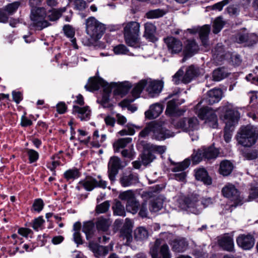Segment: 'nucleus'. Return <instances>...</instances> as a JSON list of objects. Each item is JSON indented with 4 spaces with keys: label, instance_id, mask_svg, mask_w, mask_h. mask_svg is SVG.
<instances>
[{
    "label": "nucleus",
    "instance_id": "61",
    "mask_svg": "<svg viewBox=\"0 0 258 258\" xmlns=\"http://www.w3.org/2000/svg\"><path fill=\"white\" fill-rule=\"evenodd\" d=\"M27 153L30 163L36 162L39 157L38 153L33 149H27Z\"/></svg>",
    "mask_w": 258,
    "mask_h": 258
},
{
    "label": "nucleus",
    "instance_id": "23",
    "mask_svg": "<svg viewBox=\"0 0 258 258\" xmlns=\"http://www.w3.org/2000/svg\"><path fill=\"white\" fill-rule=\"evenodd\" d=\"M163 109V105L156 103L150 106L149 109L145 112V115L149 119L155 118L162 112Z\"/></svg>",
    "mask_w": 258,
    "mask_h": 258
},
{
    "label": "nucleus",
    "instance_id": "36",
    "mask_svg": "<svg viewBox=\"0 0 258 258\" xmlns=\"http://www.w3.org/2000/svg\"><path fill=\"white\" fill-rule=\"evenodd\" d=\"M132 141L131 138H124L118 139L113 145L114 151L115 152H118L120 149H122L131 143Z\"/></svg>",
    "mask_w": 258,
    "mask_h": 258
},
{
    "label": "nucleus",
    "instance_id": "56",
    "mask_svg": "<svg viewBox=\"0 0 258 258\" xmlns=\"http://www.w3.org/2000/svg\"><path fill=\"white\" fill-rule=\"evenodd\" d=\"M163 207V202L160 199H157L151 202L150 210L151 212H156Z\"/></svg>",
    "mask_w": 258,
    "mask_h": 258
},
{
    "label": "nucleus",
    "instance_id": "32",
    "mask_svg": "<svg viewBox=\"0 0 258 258\" xmlns=\"http://www.w3.org/2000/svg\"><path fill=\"white\" fill-rule=\"evenodd\" d=\"M111 85H106L104 86L103 91L104 94L102 96L101 99L99 101L100 104L103 107L109 108L110 105L109 103V93L111 92ZM99 101V100H98Z\"/></svg>",
    "mask_w": 258,
    "mask_h": 258
},
{
    "label": "nucleus",
    "instance_id": "58",
    "mask_svg": "<svg viewBox=\"0 0 258 258\" xmlns=\"http://www.w3.org/2000/svg\"><path fill=\"white\" fill-rule=\"evenodd\" d=\"M110 205L108 201H105L98 205L96 207V212L98 214L104 213L109 209Z\"/></svg>",
    "mask_w": 258,
    "mask_h": 258
},
{
    "label": "nucleus",
    "instance_id": "48",
    "mask_svg": "<svg viewBox=\"0 0 258 258\" xmlns=\"http://www.w3.org/2000/svg\"><path fill=\"white\" fill-rule=\"evenodd\" d=\"M184 77L183 68H181L178 71L172 76V81L175 85H179L180 83H183L182 81Z\"/></svg>",
    "mask_w": 258,
    "mask_h": 258
},
{
    "label": "nucleus",
    "instance_id": "63",
    "mask_svg": "<svg viewBox=\"0 0 258 258\" xmlns=\"http://www.w3.org/2000/svg\"><path fill=\"white\" fill-rule=\"evenodd\" d=\"M121 155L125 158L133 159L135 156V152L133 149V145L128 149L123 150L121 152Z\"/></svg>",
    "mask_w": 258,
    "mask_h": 258
},
{
    "label": "nucleus",
    "instance_id": "12",
    "mask_svg": "<svg viewBox=\"0 0 258 258\" xmlns=\"http://www.w3.org/2000/svg\"><path fill=\"white\" fill-rule=\"evenodd\" d=\"M237 245L243 250L252 248L255 243L253 235L250 233L239 234L236 239Z\"/></svg>",
    "mask_w": 258,
    "mask_h": 258
},
{
    "label": "nucleus",
    "instance_id": "13",
    "mask_svg": "<svg viewBox=\"0 0 258 258\" xmlns=\"http://www.w3.org/2000/svg\"><path fill=\"white\" fill-rule=\"evenodd\" d=\"M222 91L220 89H214L210 90L206 98L203 99L196 106V109H198L200 104L205 102L206 104L211 105L219 102L222 98Z\"/></svg>",
    "mask_w": 258,
    "mask_h": 258
},
{
    "label": "nucleus",
    "instance_id": "40",
    "mask_svg": "<svg viewBox=\"0 0 258 258\" xmlns=\"http://www.w3.org/2000/svg\"><path fill=\"white\" fill-rule=\"evenodd\" d=\"M63 31L65 35L70 37L71 40V42L75 48H78L76 40L75 38H74L75 35V30L73 28L69 25H64L63 27Z\"/></svg>",
    "mask_w": 258,
    "mask_h": 258
},
{
    "label": "nucleus",
    "instance_id": "52",
    "mask_svg": "<svg viewBox=\"0 0 258 258\" xmlns=\"http://www.w3.org/2000/svg\"><path fill=\"white\" fill-rule=\"evenodd\" d=\"M119 198L123 201L128 202L135 199V195L132 190H128L121 192L119 195Z\"/></svg>",
    "mask_w": 258,
    "mask_h": 258
},
{
    "label": "nucleus",
    "instance_id": "47",
    "mask_svg": "<svg viewBox=\"0 0 258 258\" xmlns=\"http://www.w3.org/2000/svg\"><path fill=\"white\" fill-rule=\"evenodd\" d=\"M113 214L116 216H125V211L123 205L120 202H116L112 206Z\"/></svg>",
    "mask_w": 258,
    "mask_h": 258
},
{
    "label": "nucleus",
    "instance_id": "50",
    "mask_svg": "<svg viewBox=\"0 0 258 258\" xmlns=\"http://www.w3.org/2000/svg\"><path fill=\"white\" fill-rule=\"evenodd\" d=\"M59 157L58 155L54 156L51 157V159L52 160V162L48 163L47 165V167L52 172V175L55 176L56 175V172L55 171V169L58 166L60 162L58 160Z\"/></svg>",
    "mask_w": 258,
    "mask_h": 258
},
{
    "label": "nucleus",
    "instance_id": "44",
    "mask_svg": "<svg viewBox=\"0 0 258 258\" xmlns=\"http://www.w3.org/2000/svg\"><path fill=\"white\" fill-rule=\"evenodd\" d=\"M202 151L203 153V156H204L205 159H208L216 158L219 153L216 148L212 147L202 149Z\"/></svg>",
    "mask_w": 258,
    "mask_h": 258
},
{
    "label": "nucleus",
    "instance_id": "37",
    "mask_svg": "<svg viewBox=\"0 0 258 258\" xmlns=\"http://www.w3.org/2000/svg\"><path fill=\"white\" fill-rule=\"evenodd\" d=\"M185 203L186 207L188 209H191V211L193 213H196V210L199 211L202 209L200 205V202L195 198H186Z\"/></svg>",
    "mask_w": 258,
    "mask_h": 258
},
{
    "label": "nucleus",
    "instance_id": "41",
    "mask_svg": "<svg viewBox=\"0 0 258 258\" xmlns=\"http://www.w3.org/2000/svg\"><path fill=\"white\" fill-rule=\"evenodd\" d=\"M190 163V160L186 159L181 162L174 164L175 166L171 170L173 172H185L184 170L189 166Z\"/></svg>",
    "mask_w": 258,
    "mask_h": 258
},
{
    "label": "nucleus",
    "instance_id": "38",
    "mask_svg": "<svg viewBox=\"0 0 258 258\" xmlns=\"http://www.w3.org/2000/svg\"><path fill=\"white\" fill-rule=\"evenodd\" d=\"M227 75L226 70L224 68H220L213 71V79L215 81H220L226 78Z\"/></svg>",
    "mask_w": 258,
    "mask_h": 258
},
{
    "label": "nucleus",
    "instance_id": "9",
    "mask_svg": "<svg viewBox=\"0 0 258 258\" xmlns=\"http://www.w3.org/2000/svg\"><path fill=\"white\" fill-rule=\"evenodd\" d=\"M174 125L185 132L197 131L200 128L199 121L196 117L183 118L173 122Z\"/></svg>",
    "mask_w": 258,
    "mask_h": 258
},
{
    "label": "nucleus",
    "instance_id": "7",
    "mask_svg": "<svg viewBox=\"0 0 258 258\" xmlns=\"http://www.w3.org/2000/svg\"><path fill=\"white\" fill-rule=\"evenodd\" d=\"M98 180L91 177L88 176L84 180L80 181L76 186V188L80 190L82 187H84L87 191H92L96 187L105 188L107 186V182L102 179L100 176H98Z\"/></svg>",
    "mask_w": 258,
    "mask_h": 258
},
{
    "label": "nucleus",
    "instance_id": "24",
    "mask_svg": "<svg viewBox=\"0 0 258 258\" xmlns=\"http://www.w3.org/2000/svg\"><path fill=\"white\" fill-rule=\"evenodd\" d=\"M74 114H78V117L82 120H88L90 119L91 115V110L88 106L80 107L74 105L73 109Z\"/></svg>",
    "mask_w": 258,
    "mask_h": 258
},
{
    "label": "nucleus",
    "instance_id": "3",
    "mask_svg": "<svg viewBox=\"0 0 258 258\" xmlns=\"http://www.w3.org/2000/svg\"><path fill=\"white\" fill-rule=\"evenodd\" d=\"M221 109L225 112L224 120L226 125L224 138L225 141L228 143L232 137L231 132L233 130V128H231L237 123L239 117V114L238 111L234 110L229 106H224L221 108Z\"/></svg>",
    "mask_w": 258,
    "mask_h": 258
},
{
    "label": "nucleus",
    "instance_id": "59",
    "mask_svg": "<svg viewBox=\"0 0 258 258\" xmlns=\"http://www.w3.org/2000/svg\"><path fill=\"white\" fill-rule=\"evenodd\" d=\"M44 204L41 199H37L34 200L33 204V209L34 211L39 213L42 211Z\"/></svg>",
    "mask_w": 258,
    "mask_h": 258
},
{
    "label": "nucleus",
    "instance_id": "27",
    "mask_svg": "<svg viewBox=\"0 0 258 258\" xmlns=\"http://www.w3.org/2000/svg\"><path fill=\"white\" fill-rule=\"evenodd\" d=\"M255 36L253 34H238L236 41L239 43H245V45L250 46L255 43Z\"/></svg>",
    "mask_w": 258,
    "mask_h": 258
},
{
    "label": "nucleus",
    "instance_id": "1",
    "mask_svg": "<svg viewBox=\"0 0 258 258\" xmlns=\"http://www.w3.org/2000/svg\"><path fill=\"white\" fill-rule=\"evenodd\" d=\"M163 87L164 82L162 80L146 78L140 80L134 87L132 93L133 96L137 98L145 89L149 96L154 97L161 93Z\"/></svg>",
    "mask_w": 258,
    "mask_h": 258
},
{
    "label": "nucleus",
    "instance_id": "60",
    "mask_svg": "<svg viewBox=\"0 0 258 258\" xmlns=\"http://www.w3.org/2000/svg\"><path fill=\"white\" fill-rule=\"evenodd\" d=\"M186 49L187 51L191 53H195L199 49L198 45L194 40L188 41Z\"/></svg>",
    "mask_w": 258,
    "mask_h": 258
},
{
    "label": "nucleus",
    "instance_id": "5",
    "mask_svg": "<svg viewBox=\"0 0 258 258\" xmlns=\"http://www.w3.org/2000/svg\"><path fill=\"white\" fill-rule=\"evenodd\" d=\"M87 33L94 41L101 38L105 30L104 25L93 17H90L86 20Z\"/></svg>",
    "mask_w": 258,
    "mask_h": 258
},
{
    "label": "nucleus",
    "instance_id": "18",
    "mask_svg": "<svg viewBox=\"0 0 258 258\" xmlns=\"http://www.w3.org/2000/svg\"><path fill=\"white\" fill-rule=\"evenodd\" d=\"M183 101L178 102V100L173 99L168 102L166 113L170 116H180L182 115L185 110L178 108V105L181 104Z\"/></svg>",
    "mask_w": 258,
    "mask_h": 258
},
{
    "label": "nucleus",
    "instance_id": "45",
    "mask_svg": "<svg viewBox=\"0 0 258 258\" xmlns=\"http://www.w3.org/2000/svg\"><path fill=\"white\" fill-rule=\"evenodd\" d=\"M148 236V231L143 227H139L135 231V238L137 240H143L147 238Z\"/></svg>",
    "mask_w": 258,
    "mask_h": 258
},
{
    "label": "nucleus",
    "instance_id": "2",
    "mask_svg": "<svg viewBox=\"0 0 258 258\" xmlns=\"http://www.w3.org/2000/svg\"><path fill=\"white\" fill-rule=\"evenodd\" d=\"M236 138L238 143L242 146L251 147L258 139V129L250 125L242 126L240 128Z\"/></svg>",
    "mask_w": 258,
    "mask_h": 258
},
{
    "label": "nucleus",
    "instance_id": "49",
    "mask_svg": "<svg viewBox=\"0 0 258 258\" xmlns=\"http://www.w3.org/2000/svg\"><path fill=\"white\" fill-rule=\"evenodd\" d=\"M166 13L163 10L156 9L151 10L146 13V16L149 19H156L162 17Z\"/></svg>",
    "mask_w": 258,
    "mask_h": 258
},
{
    "label": "nucleus",
    "instance_id": "35",
    "mask_svg": "<svg viewBox=\"0 0 258 258\" xmlns=\"http://www.w3.org/2000/svg\"><path fill=\"white\" fill-rule=\"evenodd\" d=\"M83 231L86 234L87 239L91 238L96 232L94 223L92 221L85 222L83 224Z\"/></svg>",
    "mask_w": 258,
    "mask_h": 258
},
{
    "label": "nucleus",
    "instance_id": "14",
    "mask_svg": "<svg viewBox=\"0 0 258 258\" xmlns=\"http://www.w3.org/2000/svg\"><path fill=\"white\" fill-rule=\"evenodd\" d=\"M121 168V161L120 159L113 156L110 158L108 165V173L109 179L111 181L115 180V177Z\"/></svg>",
    "mask_w": 258,
    "mask_h": 258
},
{
    "label": "nucleus",
    "instance_id": "29",
    "mask_svg": "<svg viewBox=\"0 0 258 258\" xmlns=\"http://www.w3.org/2000/svg\"><path fill=\"white\" fill-rule=\"evenodd\" d=\"M195 176L197 180L202 181L205 184L210 185L212 183L211 177L204 168H200L196 170Z\"/></svg>",
    "mask_w": 258,
    "mask_h": 258
},
{
    "label": "nucleus",
    "instance_id": "20",
    "mask_svg": "<svg viewBox=\"0 0 258 258\" xmlns=\"http://www.w3.org/2000/svg\"><path fill=\"white\" fill-rule=\"evenodd\" d=\"M203 73L202 69L194 66H190L188 67L185 71L184 77L182 81L183 84H188L196 77L198 76Z\"/></svg>",
    "mask_w": 258,
    "mask_h": 258
},
{
    "label": "nucleus",
    "instance_id": "10",
    "mask_svg": "<svg viewBox=\"0 0 258 258\" xmlns=\"http://www.w3.org/2000/svg\"><path fill=\"white\" fill-rule=\"evenodd\" d=\"M223 196L234 202V206L242 204V199L240 196L239 192L235 186L230 183L226 184L222 190Z\"/></svg>",
    "mask_w": 258,
    "mask_h": 258
},
{
    "label": "nucleus",
    "instance_id": "25",
    "mask_svg": "<svg viewBox=\"0 0 258 258\" xmlns=\"http://www.w3.org/2000/svg\"><path fill=\"white\" fill-rule=\"evenodd\" d=\"M74 114H78V117L82 120H88L90 119L91 115V110L88 106L80 107L74 105L73 109Z\"/></svg>",
    "mask_w": 258,
    "mask_h": 258
},
{
    "label": "nucleus",
    "instance_id": "30",
    "mask_svg": "<svg viewBox=\"0 0 258 258\" xmlns=\"http://www.w3.org/2000/svg\"><path fill=\"white\" fill-rule=\"evenodd\" d=\"M81 176V173L77 168H73L66 170L63 173V177L67 181H73Z\"/></svg>",
    "mask_w": 258,
    "mask_h": 258
},
{
    "label": "nucleus",
    "instance_id": "6",
    "mask_svg": "<svg viewBox=\"0 0 258 258\" xmlns=\"http://www.w3.org/2000/svg\"><path fill=\"white\" fill-rule=\"evenodd\" d=\"M46 16V11L44 8H32L30 14L32 26L39 30L48 27L49 23L45 20Z\"/></svg>",
    "mask_w": 258,
    "mask_h": 258
},
{
    "label": "nucleus",
    "instance_id": "53",
    "mask_svg": "<svg viewBox=\"0 0 258 258\" xmlns=\"http://www.w3.org/2000/svg\"><path fill=\"white\" fill-rule=\"evenodd\" d=\"M154 123L155 122H151L147 124V126L140 133L139 137L144 138L147 137L150 133L152 132L153 134Z\"/></svg>",
    "mask_w": 258,
    "mask_h": 258
},
{
    "label": "nucleus",
    "instance_id": "62",
    "mask_svg": "<svg viewBox=\"0 0 258 258\" xmlns=\"http://www.w3.org/2000/svg\"><path fill=\"white\" fill-rule=\"evenodd\" d=\"M113 51L116 54L119 55L126 54L128 50L125 45L120 44L115 46Z\"/></svg>",
    "mask_w": 258,
    "mask_h": 258
},
{
    "label": "nucleus",
    "instance_id": "57",
    "mask_svg": "<svg viewBox=\"0 0 258 258\" xmlns=\"http://www.w3.org/2000/svg\"><path fill=\"white\" fill-rule=\"evenodd\" d=\"M72 3H73L74 9L79 11H84L87 7V3L84 0H74Z\"/></svg>",
    "mask_w": 258,
    "mask_h": 258
},
{
    "label": "nucleus",
    "instance_id": "31",
    "mask_svg": "<svg viewBox=\"0 0 258 258\" xmlns=\"http://www.w3.org/2000/svg\"><path fill=\"white\" fill-rule=\"evenodd\" d=\"M111 85L116 87L115 90V93L121 95H124L127 93L132 86L128 82L120 83L119 84L114 83Z\"/></svg>",
    "mask_w": 258,
    "mask_h": 258
},
{
    "label": "nucleus",
    "instance_id": "16",
    "mask_svg": "<svg viewBox=\"0 0 258 258\" xmlns=\"http://www.w3.org/2000/svg\"><path fill=\"white\" fill-rule=\"evenodd\" d=\"M174 136V133L170 132L160 124L155 122L153 138L158 141H162Z\"/></svg>",
    "mask_w": 258,
    "mask_h": 258
},
{
    "label": "nucleus",
    "instance_id": "19",
    "mask_svg": "<svg viewBox=\"0 0 258 258\" xmlns=\"http://www.w3.org/2000/svg\"><path fill=\"white\" fill-rule=\"evenodd\" d=\"M218 244L224 250L233 251L234 250V244L233 236L225 234L218 239Z\"/></svg>",
    "mask_w": 258,
    "mask_h": 258
},
{
    "label": "nucleus",
    "instance_id": "54",
    "mask_svg": "<svg viewBox=\"0 0 258 258\" xmlns=\"http://www.w3.org/2000/svg\"><path fill=\"white\" fill-rule=\"evenodd\" d=\"M20 5V3L19 2H15L7 5L4 10L9 15H11L17 10Z\"/></svg>",
    "mask_w": 258,
    "mask_h": 258
},
{
    "label": "nucleus",
    "instance_id": "22",
    "mask_svg": "<svg viewBox=\"0 0 258 258\" xmlns=\"http://www.w3.org/2000/svg\"><path fill=\"white\" fill-rule=\"evenodd\" d=\"M170 244L173 251L182 252L185 251L188 246V243L185 238H177L171 240Z\"/></svg>",
    "mask_w": 258,
    "mask_h": 258
},
{
    "label": "nucleus",
    "instance_id": "26",
    "mask_svg": "<svg viewBox=\"0 0 258 258\" xmlns=\"http://www.w3.org/2000/svg\"><path fill=\"white\" fill-rule=\"evenodd\" d=\"M144 36L151 42H155L157 40L155 34L156 32V27L151 23L145 24Z\"/></svg>",
    "mask_w": 258,
    "mask_h": 258
},
{
    "label": "nucleus",
    "instance_id": "33",
    "mask_svg": "<svg viewBox=\"0 0 258 258\" xmlns=\"http://www.w3.org/2000/svg\"><path fill=\"white\" fill-rule=\"evenodd\" d=\"M233 168L232 163L229 161L224 160L221 162L219 172L223 176H227L231 173Z\"/></svg>",
    "mask_w": 258,
    "mask_h": 258
},
{
    "label": "nucleus",
    "instance_id": "43",
    "mask_svg": "<svg viewBox=\"0 0 258 258\" xmlns=\"http://www.w3.org/2000/svg\"><path fill=\"white\" fill-rule=\"evenodd\" d=\"M91 247L96 257L105 256L108 253V248L106 246L94 245Z\"/></svg>",
    "mask_w": 258,
    "mask_h": 258
},
{
    "label": "nucleus",
    "instance_id": "11",
    "mask_svg": "<svg viewBox=\"0 0 258 258\" xmlns=\"http://www.w3.org/2000/svg\"><path fill=\"white\" fill-rule=\"evenodd\" d=\"M132 222L128 218H126L122 227L120 230L119 237L123 241L122 243L126 245H130L133 240Z\"/></svg>",
    "mask_w": 258,
    "mask_h": 258
},
{
    "label": "nucleus",
    "instance_id": "64",
    "mask_svg": "<svg viewBox=\"0 0 258 258\" xmlns=\"http://www.w3.org/2000/svg\"><path fill=\"white\" fill-rule=\"evenodd\" d=\"M192 161L195 164L199 163L203 158V153L202 150H199L198 152L192 155Z\"/></svg>",
    "mask_w": 258,
    "mask_h": 258
},
{
    "label": "nucleus",
    "instance_id": "42",
    "mask_svg": "<svg viewBox=\"0 0 258 258\" xmlns=\"http://www.w3.org/2000/svg\"><path fill=\"white\" fill-rule=\"evenodd\" d=\"M142 163L144 165H147L155 159V156L150 151H145L141 156Z\"/></svg>",
    "mask_w": 258,
    "mask_h": 258
},
{
    "label": "nucleus",
    "instance_id": "39",
    "mask_svg": "<svg viewBox=\"0 0 258 258\" xmlns=\"http://www.w3.org/2000/svg\"><path fill=\"white\" fill-rule=\"evenodd\" d=\"M65 11L64 8L60 9H52L48 10L47 16L50 21H55L58 19L61 14Z\"/></svg>",
    "mask_w": 258,
    "mask_h": 258
},
{
    "label": "nucleus",
    "instance_id": "17",
    "mask_svg": "<svg viewBox=\"0 0 258 258\" xmlns=\"http://www.w3.org/2000/svg\"><path fill=\"white\" fill-rule=\"evenodd\" d=\"M164 40L170 53L177 54L181 51L182 43L179 39L171 36L164 38Z\"/></svg>",
    "mask_w": 258,
    "mask_h": 258
},
{
    "label": "nucleus",
    "instance_id": "46",
    "mask_svg": "<svg viewBox=\"0 0 258 258\" xmlns=\"http://www.w3.org/2000/svg\"><path fill=\"white\" fill-rule=\"evenodd\" d=\"M140 206L139 203L136 199H134L133 200L127 202L126 204V209L127 212L135 214L138 211Z\"/></svg>",
    "mask_w": 258,
    "mask_h": 258
},
{
    "label": "nucleus",
    "instance_id": "51",
    "mask_svg": "<svg viewBox=\"0 0 258 258\" xmlns=\"http://www.w3.org/2000/svg\"><path fill=\"white\" fill-rule=\"evenodd\" d=\"M224 25L222 18L220 17L217 18L214 21L213 25V32L215 34L218 33Z\"/></svg>",
    "mask_w": 258,
    "mask_h": 258
},
{
    "label": "nucleus",
    "instance_id": "28",
    "mask_svg": "<svg viewBox=\"0 0 258 258\" xmlns=\"http://www.w3.org/2000/svg\"><path fill=\"white\" fill-rule=\"evenodd\" d=\"M199 37L203 45L207 47L209 44V34L210 31L209 25H206L198 29Z\"/></svg>",
    "mask_w": 258,
    "mask_h": 258
},
{
    "label": "nucleus",
    "instance_id": "15",
    "mask_svg": "<svg viewBox=\"0 0 258 258\" xmlns=\"http://www.w3.org/2000/svg\"><path fill=\"white\" fill-rule=\"evenodd\" d=\"M158 241L155 242L154 246L150 249V253L152 258H171V255L168 246L166 244H163L160 248L158 251Z\"/></svg>",
    "mask_w": 258,
    "mask_h": 258
},
{
    "label": "nucleus",
    "instance_id": "8",
    "mask_svg": "<svg viewBox=\"0 0 258 258\" xmlns=\"http://www.w3.org/2000/svg\"><path fill=\"white\" fill-rule=\"evenodd\" d=\"M197 114L200 118L205 120V124L207 126L217 128L218 126V117L215 112L210 107H203L199 109Z\"/></svg>",
    "mask_w": 258,
    "mask_h": 258
},
{
    "label": "nucleus",
    "instance_id": "34",
    "mask_svg": "<svg viewBox=\"0 0 258 258\" xmlns=\"http://www.w3.org/2000/svg\"><path fill=\"white\" fill-rule=\"evenodd\" d=\"M110 223L109 220L102 217L98 218L96 222V227L99 232H106L109 229Z\"/></svg>",
    "mask_w": 258,
    "mask_h": 258
},
{
    "label": "nucleus",
    "instance_id": "4",
    "mask_svg": "<svg viewBox=\"0 0 258 258\" xmlns=\"http://www.w3.org/2000/svg\"><path fill=\"white\" fill-rule=\"evenodd\" d=\"M140 27V24L136 21H131L125 25L124 36L128 45L135 47L139 46Z\"/></svg>",
    "mask_w": 258,
    "mask_h": 258
},
{
    "label": "nucleus",
    "instance_id": "55",
    "mask_svg": "<svg viewBox=\"0 0 258 258\" xmlns=\"http://www.w3.org/2000/svg\"><path fill=\"white\" fill-rule=\"evenodd\" d=\"M85 87L89 91L97 90L99 88L98 81L96 79H90L89 80V84L85 85Z\"/></svg>",
    "mask_w": 258,
    "mask_h": 258
},
{
    "label": "nucleus",
    "instance_id": "21",
    "mask_svg": "<svg viewBox=\"0 0 258 258\" xmlns=\"http://www.w3.org/2000/svg\"><path fill=\"white\" fill-rule=\"evenodd\" d=\"M119 182L123 187H128L139 182V177L137 174H123L119 178Z\"/></svg>",
    "mask_w": 258,
    "mask_h": 258
}]
</instances>
